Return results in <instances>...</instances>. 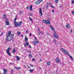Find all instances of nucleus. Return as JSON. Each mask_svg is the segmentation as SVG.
<instances>
[{"label": "nucleus", "instance_id": "24", "mask_svg": "<svg viewBox=\"0 0 74 74\" xmlns=\"http://www.w3.org/2000/svg\"><path fill=\"white\" fill-rule=\"evenodd\" d=\"M15 52V49H13L12 50V53H14Z\"/></svg>", "mask_w": 74, "mask_h": 74}, {"label": "nucleus", "instance_id": "23", "mask_svg": "<svg viewBox=\"0 0 74 74\" xmlns=\"http://www.w3.org/2000/svg\"><path fill=\"white\" fill-rule=\"evenodd\" d=\"M50 64H51V62H47V65L49 66V65H50Z\"/></svg>", "mask_w": 74, "mask_h": 74}, {"label": "nucleus", "instance_id": "58", "mask_svg": "<svg viewBox=\"0 0 74 74\" xmlns=\"http://www.w3.org/2000/svg\"><path fill=\"white\" fill-rule=\"evenodd\" d=\"M41 60H41V59H40V62H41Z\"/></svg>", "mask_w": 74, "mask_h": 74}, {"label": "nucleus", "instance_id": "55", "mask_svg": "<svg viewBox=\"0 0 74 74\" xmlns=\"http://www.w3.org/2000/svg\"><path fill=\"white\" fill-rule=\"evenodd\" d=\"M10 64H13V63H10Z\"/></svg>", "mask_w": 74, "mask_h": 74}, {"label": "nucleus", "instance_id": "38", "mask_svg": "<svg viewBox=\"0 0 74 74\" xmlns=\"http://www.w3.org/2000/svg\"><path fill=\"white\" fill-rule=\"evenodd\" d=\"M38 32H40V29H39V28H38Z\"/></svg>", "mask_w": 74, "mask_h": 74}, {"label": "nucleus", "instance_id": "61", "mask_svg": "<svg viewBox=\"0 0 74 74\" xmlns=\"http://www.w3.org/2000/svg\"><path fill=\"white\" fill-rule=\"evenodd\" d=\"M40 55H41V54H40Z\"/></svg>", "mask_w": 74, "mask_h": 74}, {"label": "nucleus", "instance_id": "41", "mask_svg": "<svg viewBox=\"0 0 74 74\" xmlns=\"http://www.w3.org/2000/svg\"><path fill=\"white\" fill-rule=\"evenodd\" d=\"M72 4H74V1H72Z\"/></svg>", "mask_w": 74, "mask_h": 74}, {"label": "nucleus", "instance_id": "50", "mask_svg": "<svg viewBox=\"0 0 74 74\" xmlns=\"http://www.w3.org/2000/svg\"><path fill=\"white\" fill-rule=\"evenodd\" d=\"M21 36L22 37H23V36L22 35H21Z\"/></svg>", "mask_w": 74, "mask_h": 74}, {"label": "nucleus", "instance_id": "6", "mask_svg": "<svg viewBox=\"0 0 74 74\" xmlns=\"http://www.w3.org/2000/svg\"><path fill=\"white\" fill-rule=\"evenodd\" d=\"M32 42L34 44V45H36L37 43H39V41H34Z\"/></svg>", "mask_w": 74, "mask_h": 74}, {"label": "nucleus", "instance_id": "48", "mask_svg": "<svg viewBox=\"0 0 74 74\" xmlns=\"http://www.w3.org/2000/svg\"><path fill=\"white\" fill-rule=\"evenodd\" d=\"M32 60H33V61H34V60H34V58H33V59H32Z\"/></svg>", "mask_w": 74, "mask_h": 74}, {"label": "nucleus", "instance_id": "43", "mask_svg": "<svg viewBox=\"0 0 74 74\" xmlns=\"http://www.w3.org/2000/svg\"><path fill=\"white\" fill-rule=\"evenodd\" d=\"M11 73L12 74L14 73V72L13 71L11 70Z\"/></svg>", "mask_w": 74, "mask_h": 74}, {"label": "nucleus", "instance_id": "19", "mask_svg": "<svg viewBox=\"0 0 74 74\" xmlns=\"http://www.w3.org/2000/svg\"><path fill=\"white\" fill-rule=\"evenodd\" d=\"M53 41H54V43L55 44H57L56 43V42H57V41H56V40L54 39Z\"/></svg>", "mask_w": 74, "mask_h": 74}, {"label": "nucleus", "instance_id": "56", "mask_svg": "<svg viewBox=\"0 0 74 74\" xmlns=\"http://www.w3.org/2000/svg\"><path fill=\"white\" fill-rule=\"evenodd\" d=\"M39 69H40V70H41V67H40V68H39Z\"/></svg>", "mask_w": 74, "mask_h": 74}, {"label": "nucleus", "instance_id": "16", "mask_svg": "<svg viewBox=\"0 0 74 74\" xmlns=\"http://www.w3.org/2000/svg\"><path fill=\"white\" fill-rule=\"evenodd\" d=\"M6 52L8 55H9V56H11V53H10V51H6Z\"/></svg>", "mask_w": 74, "mask_h": 74}, {"label": "nucleus", "instance_id": "44", "mask_svg": "<svg viewBox=\"0 0 74 74\" xmlns=\"http://www.w3.org/2000/svg\"><path fill=\"white\" fill-rule=\"evenodd\" d=\"M72 13L73 15H74V11H72Z\"/></svg>", "mask_w": 74, "mask_h": 74}, {"label": "nucleus", "instance_id": "53", "mask_svg": "<svg viewBox=\"0 0 74 74\" xmlns=\"http://www.w3.org/2000/svg\"><path fill=\"white\" fill-rule=\"evenodd\" d=\"M51 7H52L53 6V5H52V4H51Z\"/></svg>", "mask_w": 74, "mask_h": 74}, {"label": "nucleus", "instance_id": "1", "mask_svg": "<svg viewBox=\"0 0 74 74\" xmlns=\"http://www.w3.org/2000/svg\"><path fill=\"white\" fill-rule=\"evenodd\" d=\"M14 35L13 34H11V35H7V38L6 39V41H10V40H12L14 38Z\"/></svg>", "mask_w": 74, "mask_h": 74}, {"label": "nucleus", "instance_id": "59", "mask_svg": "<svg viewBox=\"0 0 74 74\" xmlns=\"http://www.w3.org/2000/svg\"><path fill=\"white\" fill-rule=\"evenodd\" d=\"M40 33H42V32H40Z\"/></svg>", "mask_w": 74, "mask_h": 74}, {"label": "nucleus", "instance_id": "45", "mask_svg": "<svg viewBox=\"0 0 74 74\" xmlns=\"http://www.w3.org/2000/svg\"><path fill=\"white\" fill-rule=\"evenodd\" d=\"M52 12H55V11H54V10H52Z\"/></svg>", "mask_w": 74, "mask_h": 74}, {"label": "nucleus", "instance_id": "35", "mask_svg": "<svg viewBox=\"0 0 74 74\" xmlns=\"http://www.w3.org/2000/svg\"><path fill=\"white\" fill-rule=\"evenodd\" d=\"M16 19H17V18H15L14 19V22H16Z\"/></svg>", "mask_w": 74, "mask_h": 74}, {"label": "nucleus", "instance_id": "25", "mask_svg": "<svg viewBox=\"0 0 74 74\" xmlns=\"http://www.w3.org/2000/svg\"><path fill=\"white\" fill-rule=\"evenodd\" d=\"M29 15L30 16H33V14H32V13H29Z\"/></svg>", "mask_w": 74, "mask_h": 74}, {"label": "nucleus", "instance_id": "37", "mask_svg": "<svg viewBox=\"0 0 74 74\" xmlns=\"http://www.w3.org/2000/svg\"><path fill=\"white\" fill-rule=\"evenodd\" d=\"M3 33L2 32V33H1V34L0 35V37L1 36H3Z\"/></svg>", "mask_w": 74, "mask_h": 74}, {"label": "nucleus", "instance_id": "62", "mask_svg": "<svg viewBox=\"0 0 74 74\" xmlns=\"http://www.w3.org/2000/svg\"><path fill=\"white\" fill-rule=\"evenodd\" d=\"M47 7H48V6H47Z\"/></svg>", "mask_w": 74, "mask_h": 74}, {"label": "nucleus", "instance_id": "21", "mask_svg": "<svg viewBox=\"0 0 74 74\" xmlns=\"http://www.w3.org/2000/svg\"><path fill=\"white\" fill-rule=\"evenodd\" d=\"M64 50H65V49H63V48H61V51H62V52H64Z\"/></svg>", "mask_w": 74, "mask_h": 74}, {"label": "nucleus", "instance_id": "17", "mask_svg": "<svg viewBox=\"0 0 74 74\" xmlns=\"http://www.w3.org/2000/svg\"><path fill=\"white\" fill-rule=\"evenodd\" d=\"M11 47H9L6 50V51H10V50H11Z\"/></svg>", "mask_w": 74, "mask_h": 74}, {"label": "nucleus", "instance_id": "34", "mask_svg": "<svg viewBox=\"0 0 74 74\" xmlns=\"http://www.w3.org/2000/svg\"><path fill=\"white\" fill-rule=\"evenodd\" d=\"M19 12H20V14H21V15H22V14H23V12L21 11H20Z\"/></svg>", "mask_w": 74, "mask_h": 74}, {"label": "nucleus", "instance_id": "39", "mask_svg": "<svg viewBox=\"0 0 74 74\" xmlns=\"http://www.w3.org/2000/svg\"><path fill=\"white\" fill-rule=\"evenodd\" d=\"M18 36H20V35H21V33L19 32L18 33Z\"/></svg>", "mask_w": 74, "mask_h": 74}, {"label": "nucleus", "instance_id": "42", "mask_svg": "<svg viewBox=\"0 0 74 74\" xmlns=\"http://www.w3.org/2000/svg\"><path fill=\"white\" fill-rule=\"evenodd\" d=\"M30 66H31L32 67H33V66H34L33 65H32L31 64H30Z\"/></svg>", "mask_w": 74, "mask_h": 74}, {"label": "nucleus", "instance_id": "18", "mask_svg": "<svg viewBox=\"0 0 74 74\" xmlns=\"http://www.w3.org/2000/svg\"><path fill=\"white\" fill-rule=\"evenodd\" d=\"M28 40V39L25 36V41H27Z\"/></svg>", "mask_w": 74, "mask_h": 74}, {"label": "nucleus", "instance_id": "32", "mask_svg": "<svg viewBox=\"0 0 74 74\" xmlns=\"http://www.w3.org/2000/svg\"><path fill=\"white\" fill-rule=\"evenodd\" d=\"M58 1H59V0H56L55 1V3H58Z\"/></svg>", "mask_w": 74, "mask_h": 74}, {"label": "nucleus", "instance_id": "14", "mask_svg": "<svg viewBox=\"0 0 74 74\" xmlns=\"http://www.w3.org/2000/svg\"><path fill=\"white\" fill-rule=\"evenodd\" d=\"M28 45H29V43H27V42L25 43L24 47H27V46H28Z\"/></svg>", "mask_w": 74, "mask_h": 74}, {"label": "nucleus", "instance_id": "8", "mask_svg": "<svg viewBox=\"0 0 74 74\" xmlns=\"http://www.w3.org/2000/svg\"><path fill=\"white\" fill-rule=\"evenodd\" d=\"M42 9L40 8L39 10V12L40 14L41 15H42Z\"/></svg>", "mask_w": 74, "mask_h": 74}, {"label": "nucleus", "instance_id": "20", "mask_svg": "<svg viewBox=\"0 0 74 74\" xmlns=\"http://www.w3.org/2000/svg\"><path fill=\"white\" fill-rule=\"evenodd\" d=\"M29 19L30 21H31V22H33V20H32V18L29 17Z\"/></svg>", "mask_w": 74, "mask_h": 74}, {"label": "nucleus", "instance_id": "2", "mask_svg": "<svg viewBox=\"0 0 74 74\" xmlns=\"http://www.w3.org/2000/svg\"><path fill=\"white\" fill-rule=\"evenodd\" d=\"M14 23L15 26H16V27H18V26L20 27L21 26L22 21H20L18 23L16 21L14 22Z\"/></svg>", "mask_w": 74, "mask_h": 74}, {"label": "nucleus", "instance_id": "30", "mask_svg": "<svg viewBox=\"0 0 74 74\" xmlns=\"http://www.w3.org/2000/svg\"><path fill=\"white\" fill-rule=\"evenodd\" d=\"M29 56L30 58H32V55L30 54Z\"/></svg>", "mask_w": 74, "mask_h": 74}, {"label": "nucleus", "instance_id": "31", "mask_svg": "<svg viewBox=\"0 0 74 74\" xmlns=\"http://www.w3.org/2000/svg\"><path fill=\"white\" fill-rule=\"evenodd\" d=\"M29 71L30 72H31V73H32V72H33V70H32V69H31Z\"/></svg>", "mask_w": 74, "mask_h": 74}, {"label": "nucleus", "instance_id": "22", "mask_svg": "<svg viewBox=\"0 0 74 74\" xmlns=\"http://www.w3.org/2000/svg\"><path fill=\"white\" fill-rule=\"evenodd\" d=\"M11 32L9 31L8 32L7 35H10H10H11Z\"/></svg>", "mask_w": 74, "mask_h": 74}, {"label": "nucleus", "instance_id": "3", "mask_svg": "<svg viewBox=\"0 0 74 74\" xmlns=\"http://www.w3.org/2000/svg\"><path fill=\"white\" fill-rule=\"evenodd\" d=\"M53 34L54 37L56 38H59V36H58V34L56 32H54L53 33Z\"/></svg>", "mask_w": 74, "mask_h": 74}, {"label": "nucleus", "instance_id": "5", "mask_svg": "<svg viewBox=\"0 0 74 74\" xmlns=\"http://www.w3.org/2000/svg\"><path fill=\"white\" fill-rule=\"evenodd\" d=\"M43 22L45 23H46L48 25H50V24H51V23L50 22H49V21H47L45 20H43Z\"/></svg>", "mask_w": 74, "mask_h": 74}, {"label": "nucleus", "instance_id": "33", "mask_svg": "<svg viewBox=\"0 0 74 74\" xmlns=\"http://www.w3.org/2000/svg\"><path fill=\"white\" fill-rule=\"evenodd\" d=\"M3 16L4 18H6V15L5 14H4Z\"/></svg>", "mask_w": 74, "mask_h": 74}, {"label": "nucleus", "instance_id": "51", "mask_svg": "<svg viewBox=\"0 0 74 74\" xmlns=\"http://www.w3.org/2000/svg\"><path fill=\"white\" fill-rule=\"evenodd\" d=\"M29 36H32V34L30 33L29 34Z\"/></svg>", "mask_w": 74, "mask_h": 74}, {"label": "nucleus", "instance_id": "47", "mask_svg": "<svg viewBox=\"0 0 74 74\" xmlns=\"http://www.w3.org/2000/svg\"><path fill=\"white\" fill-rule=\"evenodd\" d=\"M26 33H28V31L27 30H26Z\"/></svg>", "mask_w": 74, "mask_h": 74}, {"label": "nucleus", "instance_id": "60", "mask_svg": "<svg viewBox=\"0 0 74 74\" xmlns=\"http://www.w3.org/2000/svg\"><path fill=\"white\" fill-rule=\"evenodd\" d=\"M38 34V35H40V34Z\"/></svg>", "mask_w": 74, "mask_h": 74}, {"label": "nucleus", "instance_id": "54", "mask_svg": "<svg viewBox=\"0 0 74 74\" xmlns=\"http://www.w3.org/2000/svg\"><path fill=\"white\" fill-rule=\"evenodd\" d=\"M73 32V30H71V33H72Z\"/></svg>", "mask_w": 74, "mask_h": 74}, {"label": "nucleus", "instance_id": "10", "mask_svg": "<svg viewBox=\"0 0 74 74\" xmlns=\"http://www.w3.org/2000/svg\"><path fill=\"white\" fill-rule=\"evenodd\" d=\"M66 27L67 29H69L70 27V25L67 24L66 25Z\"/></svg>", "mask_w": 74, "mask_h": 74}, {"label": "nucleus", "instance_id": "49", "mask_svg": "<svg viewBox=\"0 0 74 74\" xmlns=\"http://www.w3.org/2000/svg\"><path fill=\"white\" fill-rule=\"evenodd\" d=\"M28 53H30L31 52L30 51H28Z\"/></svg>", "mask_w": 74, "mask_h": 74}, {"label": "nucleus", "instance_id": "12", "mask_svg": "<svg viewBox=\"0 0 74 74\" xmlns=\"http://www.w3.org/2000/svg\"><path fill=\"white\" fill-rule=\"evenodd\" d=\"M15 58H17V60H19V59H20V57H19L18 56H15Z\"/></svg>", "mask_w": 74, "mask_h": 74}, {"label": "nucleus", "instance_id": "15", "mask_svg": "<svg viewBox=\"0 0 74 74\" xmlns=\"http://www.w3.org/2000/svg\"><path fill=\"white\" fill-rule=\"evenodd\" d=\"M29 10L30 11H32V10H33V8H32V5L30 6L29 7Z\"/></svg>", "mask_w": 74, "mask_h": 74}, {"label": "nucleus", "instance_id": "7", "mask_svg": "<svg viewBox=\"0 0 74 74\" xmlns=\"http://www.w3.org/2000/svg\"><path fill=\"white\" fill-rule=\"evenodd\" d=\"M3 70V74H7V73L8 70L7 69H4Z\"/></svg>", "mask_w": 74, "mask_h": 74}, {"label": "nucleus", "instance_id": "11", "mask_svg": "<svg viewBox=\"0 0 74 74\" xmlns=\"http://www.w3.org/2000/svg\"><path fill=\"white\" fill-rule=\"evenodd\" d=\"M64 54L66 55L69 54V52H67V51L66 50H64Z\"/></svg>", "mask_w": 74, "mask_h": 74}, {"label": "nucleus", "instance_id": "46", "mask_svg": "<svg viewBox=\"0 0 74 74\" xmlns=\"http://www.w3.org/2000/svg\"><path fill=\"white\" fill-rule=\"evenodd\" d=\"M29 47L30 48H32V47H31V46H30V45H29Z\"/></svg>", "mask_w": 74, "mask_h": 74}, {"label": "nucleus", "instance_id": "9", "mask_svg": "<svg viewBox=\"0 0 74 74\" xmlns=\"http://www.w3.org/2000/svg\"><path fill=\"white\" fill-rule=\"evenodd\" d=\"M56 61L57 63H59V62L60 61V60L58 58H57L56 59Z\"/></svg>", "mask_w": 74, "mask_h": 74}, {"label": "nucleus", "instance_id": "26", "mask_svg": "<svg viewBox=\"0 0 74 74\" xmlns=\"http://www.w3.org/2000/svg\"><path fill=\"white\" fill-rule=\"evenodd\" d=\"M49 27H50V29H51L53 27V26H52V25H49Z\"/></svg>", "mask_w": 74, "mask_h": 74}, {"label": "nucleus", "instance_id": "57", "mask_svg": "<svg viewBox=\"0 0 74 74\" xmlns=\"http://www.w3.org/2000/svg\"><path fill=\"white\" fill-rule=\"evenodd\" d=\"M60 8H62V6H60Z\"/></svg>", "mask_w": 74, "mask_h": 74}, {"label": "nucleus", "instance_id": "28", "mask_svg": "<svg viewBox=\"0 0 74 74\" xmlns=\"http://www.w3.org/2000/svg\"><path fill=\"white\" fill-rule=\"evenodd\" d=\"M15 69H17L18 70H19L21 68L20 67H15Z\"/></svg>", "mask_w": 74, "mask_h": 74}, {"label": "nucleus", "instance_id": "27", "mask_svg": "<svg viewBox=\"0 0 74 74\" xmlns=\"http://www.w3.org/2000/svg\"><path fill=\"white\" fill-rule=\"evenodd\" d=\"M69 57L71 58V59H72V60H73V57H72V56H70V55H69Z\"/></svg>", "mask_w": 74, "mask_h": 74}, {"label": "nucleus", "instance_id": "40", "mask_svg": "<svg viewBox=\"0 0 74 74\" xmlns=\"http://www.w3.org/2000/svg\"><path fill=\"white\" fill-rule=\"evenodd\" d=\"M34 40H37V37H34Z\"/></svg>", "mask_w": 74, "mask_h": 74}, {"label": "nucleus", "instance_id": "4", "mask_svg": "<svg viewBox=\"0 0 74 74\" xmlns=\"http://www.w3.org/2000/svg\"><path fill=\"white\" fill-rule=\"evenodd\" d=\"M43 1V0H39L38 1H37L35 2V4L36 5H37V4H40L41 3H42Z\"/></svg>", "mask_w": 74, "mask_h": 74}, {"label": "nucleus", "instance_id": "52", "mask_svg": "<svg viewBox=\"0 0 74 74\" xmlns=\"http://www.w3.org/2000/svg\"><path fill=\"white\" fill-rule=\"evenodd\" d=\"M51 7L53 8H55V7H54V6H53Z\"/></svg>", "mask_w": 74, "mask_h": 74}, {"label": "nucleus", "instance_id": "29", "mask_svg": "<svg viewBox=\"0 0 74 74\" xmlns=\"http://www.w3.org/2000/svg\"><path fill=\"white\" fill-rule=\"evenodd\" d=\"M51 29L52 31H54L55 30V29L54 28H53V27L52 28H51Z\"/></svg>", "mask_w": 74, "mask_h": 74}, {"label": "nucleus", "instance_id": "13", "mask_svg": "<svg viewBox=\"0 0 74 74\" xmlns=\"http://www.w3.org/2000/svg\"><path fill=\"white\" fill-rule=\"evenodd\" d=\"M5 23L7 25H10V24L9 23V22H8V20L6 21Z\"/></svg>", "mask_w": 74, "mask_h": 74}, {"label": "nucleus", "instance_id": "36", "mask_svg": "<svg viewBox=\"0 0 74 74\" xmlns=\"http://www.w3.org/2000/svg\"><path fill=\"white\" fill-rule=\"evenodd\" d=\"M26 9L27 10H29V6H27L26 7Z\"/></svg>", "mask_w": 74, "mask_h": 74}]
</instances>
